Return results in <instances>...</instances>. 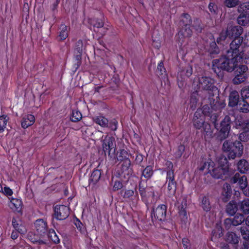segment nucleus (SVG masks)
Masks as SVG:
<instances>
[{"instance_id": "1", "label": "nucleus", "mask_w": 249, "mask_h": 249, "mask_svg": "<svg viewBox=\"0 0 249 249\" xmlns=\"http://www.w3.org/2000/svg\"><path fill=\"white\" fill-rule=\"evenodd\" d=\"M239 41L232 40L230 44V48L227 51L226 54L219 59H214L213 61L212 69L214 72L218 74L221 70L232 71L238 65V60L235 58L236 49Z\"/></svg>"}, {"instance_id": "2", "label": "nucleus", "mask_w": 249, "mask_h": 249, "mask_svg": "<svg viewBox=\"0 0 249 249\" xmlns=\"http://www.w3.org/2000/svg\"><path fill=\"white\" fill-rule=\"evenodd\" d=\"M199 170L210 173L215 178L224 179L229 176V164L227 159L224 156H220L216 163H214L211 159H209L200 165Z\"/></svg>"}, {"instance_id": "3", "label": "nucleus", "mask_w": 249, "mask_h": 249, "mask_svg": "<svg viewBox=\"0 0 249 249\" xmlns=\"http://www.w3.org/2000/svg\"><path fill=\"white\" fill-rule=\"evenodd\" d=\"M215 81L213 79L207 76H196L194 79L193 86L195 89H202L204 90L206 93L209 94L208 98V102L210 106L213 107H215L217 108L218 106H220L222 103H220L217 100L213 98L214 95L218 94V90L216 86H214Z\"/></svg>"}, {"instance_id": "4", "label": "nucleus", "mask_w": 249, "mask_h": 249, "mask_svg": "<svg viewBox=\"0 0 249 249\" xmlns=\"http://www.w3.org/2000/svg\"><path fill=\"white\" fill-rule=\"evenodd\" d=\"M224 104H221L220 106H218L217 108H216L215 107H213H213L211 106L210 107L208 105H205L202 107V108L197 109L194 114L193 118L194 126L198 129L201 128L205 123V117L206 116H210L212 113L213 110H219L224 107Z\"/></svg>"}, {"instance_id": "5", "label": "nucleus", "mask_w": 249, "mask_h": 249, "mask_svg": "<svg viewBox=\"0 0 249 249\" xmlns=\"http://www.w3.org/2000/svg\"><path fill=\"white\" fill-rule=\"evenodd\" d=\"M223 149L228 152V156L230 159H234L242 155L243 146L239 141H235L233 143L225 141L223 144Z\"/></svg>"}, {"instance_id": "6", "label": "nucleus", "mask_w": 249, "mask_h": 249, "mask_svg": "<svg viewBox=\"0 0 249 249\" xmlns=\"http://www.w3.org/2000/svg\"><path fill=\"white\" fill-rule=\"evenodd\" d=\"M191 19L190 16L188 14H184L181 18L180 21V25H182L183 27L179 31L178 33V37L179 41L182 45L184 42V39H187L192 35V30L190 29V23Z\"/></svg>"}, {"instance_id": "7", "label": "nucleus", "mask_w": 249, "mask_h": 249, "mask_svg": "<svg viewBox=\"0 0 249 249\" xmlns=\"http://www.w3.org/2000/svg\"><path fill=\"white\" fill-rule=\"evenodd\" d=\"M235 40L239 41V43H237V46L236 49L238 53H236L235 58L237 59L238 62H244L249 63V46L246 45L245 43H243L242 39H237Z\"/></svg>"}, {"instance_id": "8", "label": "nucleus", "mask_w": 249, "mask_h": 249, "mask_svg": "<svg viewBox=\"0 0 249 249\" xmlns=\"http://www.w3.org/2000/svg\"><path fill=\"white\" fill-rule=\"evenodd\" d=\"M234 122L235 127L243 131L239 135V139L243 142L248 141L249 140L247 134L249 132V120H244L241 117H237Z\"/></svg>"}, {"instance_id": "9", "label": "nucleus", "mask_w": 249, "mask_h": 249, "mask_svg": "<svg viewBox=\"0 0 249 249\" xmlns=\"http://www.w3.org/2000/svg\"><path fill=\"white\" fill-rule=\"evenodd\" d=\"M241 63L238 62V65L234 68L235 76L232 79V82L234 84H239L245 81L247 78L246 71L248 67L246 65H240Z\"/></svg>"}, {"instance_id": "10", "label": "nucleus", "mask_w": 249, "mask_h": 249, "mask_svg": "<svg viewBox=\"0 0 249 249\" xmlns=\"http://www.w3.org/2000/svg\"><path fill=\"white\" fill-rule=\"evenodd\" d=\"M231 119L228 116H226L221 121L219 131V137L221 140L226 139L229 135L231 129Z\"/></svg>"}, {"instance_id": "11", "label": "nucleus", "mask_w": 249, "mask_h": 249, "mask_svg": "<svg viewBox=\"0 0 249 249\" xmlns=\"http://www.w3.org/2000/svg\"><path fill=\"white\" fill-rule=\"evenodd\" d=\"M54 216L59 220L65 219L70 214L69 208L65 205H56L54 208Z\"/></svg>"}, {"instance_id": "12", "label": "nucleus", "mask_w": 249, "mask_h": 249, "mask_svg": "<svg viewBox=\"0 0 249 249\" xmlns=\"http://www.w3.org/2000/svg\"><path fill=\"white\" fill-rule=\"evenodd\" d=\"M167 207L165 205H160L155 209H153L151 213L152 219L163 220L166 217Z\"/></svg>"}, {"instance_id": "13", "label": "nucleus", "mask_w": 249, "mask_h": 249, "mask_svg": "<svg viewBox=\"0 0 249 249\" xmlns=\"http://www.w3.org/2000/svg\"><path fill=\"white\" fill-rule=\"evenodd\" d=\"M245 221L243 214L237 213L233 218H227L225 219L224 224L226 228L229 229L231 225L236 226L242 224Z\"/></svg>"}, {"instance_id": "14", "label": "nucleus", "mask_w": 249, "mask_h": 249, "mask_svg": "<svg viewBox=\"0 0 249 249\" xmlns=\"http://www.w3.org/2000/svg\"><path fill=\"white\" fill-rule=\"evenodd\" d=\"M227 31L228 32V36L230 38H234L233 40L240 38L242 39L243 41V37H240V36L243 32L242 27L240 26H230L228 28Z\"/></svg>"}, {"instance_id": "15", "label": "nucleus", "mask_w": 249, "mask_h": 249, "mask_svg": "<svg viewBox=\"0 0 249 249\" xmlns=\"http://www.w3.org/2000/svg\"><path fill=\"white\" fill-rule=\"evenodd\" d=\"M232 183H237L241 190L245 189L248 186L247 178L244 175L240 176L239 174H236L231 179Z\"/></svg>"}, {"instance_id": "16", "label": "nucleus", "mask_w": 249, "mask_h": 249, "mask_svg": "<svg viewBox=\"0 0 249 249\" xmlns=\"http://www.w3.org/2000/svg\"><path fill=\"white\" fill-rule=\"evenodd\" d=\"M35 229L37 234L42 236L47 231V222L42 219H37L34 223Z\"/></svg>"}, {"instance_id": "17", "label": "nucleus", "mask_w": 249, "mask_h": 249, "mask_svg": "<svg viewBox=\"0 0 249 249\" xmlns=\"http://www.w3.org/2000/svg\"><path fill=\"white\" fill-rule=\"evenodd\" d=\"M10 202L9 206L14 211L19 213L21 212L22 207V202L21 199L14 198L13 197H9Z\"/></svg>"}, {"instance_id": "18", "label": "nucleus", "mask_w": 249, "mask_h": 249, "mask_svg": "<svg viewBox=\"0 0 249 249\" xmlns=\"http://www.w3.org/2000/svg\"><path fill=\"white\" fill-rule=\"evenodd\" d=\"M192 72L193 69L192 67L190 65H187L178 72V80H179V79L182 80L188 78L192 74Z\"/></svg>"}, {"instance_id": "19", "label": "nucleus", "mask_w": 249, "mask_h": 249, "mask_svg": "<svg viewBox=\"0 0 249 249\" xmlns=\"http://www.w3.org/2000/svg\"><path fill=\"white\" fill-rule=\"evenodd\" d=\"M115 143L114 139L110 137H106L103 143V150L107 151L109 154L110 151L115 147Z\"/></svg>"}, {"instance_id": "20", "label": "nucleus", "mask_w": 249, "mask_h": 249, "mask_svg": "<svg viewBox=\"0 0 249 249\" xmlns=\"http://www.w3.org/2000/svg\"><path fill=\"white\" fill-rule=\"evenodd\" d=\"M35 121V118L32 114L24 115L21 121V125L23 128H27L33 125Z\"/></svg>"}, {"instance_id": "21", "label": "nucleus", "mask_w": 249, "mask_h": 249, "mask_svg": "<svg viewBox=\"0 0 249 249\" xmlns=\"http://www.w3.org/2000/svg\"><path fill=\"white\" fill-rule=\"evenodd\" d=\"M231 195V188L228 183H225L223 186V191L222 192V200L226 202L230 198Z\"/></svg>"}, {"instance_id": "22", "label": "nucleus", "mask_w": 249, "mask_h": 249, "mask_svg": "<svg viewBox=\"0 0 249 249\" xmlns=\"http://www.w3.org/2000/svg\"><path fill=\"white\" fill-rule=\"evenodd\" d=\"M229 105L230 107H235L237 106L239 102L238 93L236 91H233L231 92L229 96Z\"/></svg>"}, {"instance_id": "23", "label": "nucleus", "mask_w": 249, "mask_h": 249, "mask_svg": "<svg viewBox=\"0 0 249 249\" xmlns=\"http://www.w3.org/2000/svg\"><path fill=\"white\" fill-rule=\"evenodd\" d=\"M12 225L14 228L22 234H24L26 231V229L25 227L21 224V222L19 220H17L15 218H13L12 220Z\"/></svg>"}, {"instance_id": "24", "label": "nucleus", "mask_w": 249, "mask_h": 249, "mask_svg": "<svg viewBox=\"0 0 249 249\" xmlns=\"http://www.w3.org/2000/svg\"><path fill=\"white\" fill-rule=\"evenodd\" d=\"M237 211V206L236 203L232 200L230 201L227 205L226 212L231 215L234 214Z\"/></svg>"}, {"instance_id": "25", "label": "nucleus", "mask_w": 249, "mask_h": 249, "mask_svg": "<svg viewBox=\"0 0 249 249\" xmlns=\"http://www.w3.org/2000/svg\"><path fill=\"white\" fill-rule=\"evenodd\" d=\"M93 121L102 127L108 126V121L107 118L103 116H96L93 118Z\"/></svg>"}, {"instance_id": "26", "label": "nucleus", "mask_w": 249, "mask_h": 249, "mask_svg": "<svg viewBox=\"0 0 249 249\" xmlns=\"http://www.w3.org/2000/svg\"><path fill=\"white\" fill-rule=\"evenodd\" d=\"M238 23L242 26L249 25V14L240 13L237 18Z\"/></svg>"}, {"instance_id": "27", "label": "nucleus", "mask_w": 249, "mask_h": 249, "mask_svg": "<svg viewBox=\"0 0 249 249\" xmlns=\"http://www.w3.org/2000/svg\"><path fill=\"white\" fill-rule=\"evenodd\" d=\"M223 230L221 223H217L212 232V240L220 237L223 235Z\"/></svg>"}, {"instance_id": "28", "label": "nucleus", "mask_w": 249, "mask_h": 249, "mask_svg": "<svg viewBox=\"0 0 249 249\" xmlns=\"http://www.w3.org/2000/svg\"><path fill=\"white\" fill-rule=\"evenodd\" d=\"M60 31L59 34V38L61 40H64L68 36V33L70 31V28L64 24L60 26Z\"/></svg>"}, {"instance_id": "29", "label": "nucleus", "mask_w": 249, "mask_h": 249, "mask_svg": "<svg viewBox=\"0 0 249 249\" xmlns=\"http://www.w3.org/2000/svg\"><path fill=\"white\" fill-rule=\"evenodd\" d=\"M238 170L242 173H245L249 169L248 162L245 160H241L237 164Z\"/></svg>"}, {"instance_id": "30", "label": "nucleus", "mask_w": 249, "mask_h": 249, "mask_svg": "<svg viewBox=\"0 0 249 249\" xmlns=\"http://www.w3.org/2000/svg\"><path fill=\"white\" fill-rule=\"evenodd\" d=\"M198 93L197 90L196 91L193 92L191 95L189 105L190 107L192 108V110H194L196 107L198 100Z\"/></svg>"}, {"instance_id": "31", "label": "nucleus", "mask_w": 249, "mask_h": 249, "mask_svg": "<svg viewBox=\"0 0 249 249\" xmlns=\"http://www.w3.org/2000/svg\"><path fill=\"white\" fill-rule=\"evenodd\" d=\"M238 109L243 113L249 112V104L245 100L239 101L237 105Z\"/></svg>"}, {"instance_id": "32", "label": "nucleus", "mask_w": 249, "mask_h": 249, "mask_svg": "<svg viewBox=\"0 0 249 249\" xmlns=\"http://www.w3.org/2000/svg\"><path fill=\"white\" fill-rule=\"evenodd\" d=\"M134 197V200L137 201L139 199V195L136 188H135L134 190H126L124 192V198H130L131 197Z\"/></svg>"}, {"instance_id": "33", "label": "nucleus", "mask_w": 249, "mask_h": 249, "mask_svg": "<svg viewBox=\"0 0 249 249\" xmlns=\"http://www.w3.org/2000/svg\"><path fill=\"white\" fill-rule=\"evenodd\" d=\"M226 240L229 243L235 244L238 243L239 237L233 232H228L226 235Z\"/></svg>"}, {"instance_id": "34", "label": "nucleus", "mask_w": 249, "mask_h": 249, "mask_svg": "<svg viewBox=\"0 0 249 249\" xmlns=\"http://www.w3.org/2000/svg\"><path fill=\"white\" fill-rule=\"evenodd\" d=\"M48 238L55 244H58L60 242V239L57 234L53 229L49 230L48 233Z\"/></svg>"}, {"instance_id": "35", "label": "nucleus", "mask_w": 249, "mask_h": 249, "mask_svg": "<svg viewBox=\"0 0 249 249\" xmlns=\"http://www.w3.org/2000/svg\"><path fill=\"white\" fill-rule=\"evenodd\" d=\"M201 206L206 212H208L211 210V205L209 199L207 196H205L202 197Z\"/></svg>"}, {"instance_id": "36", "label": "nucleus", "mask_w": 249, "mask_h": 249, "mask_svg": "<svg viewBox=\"0 0 249 249\" xmlns=\"http://www.w3.org/2000/svg\"><path fill=\"white\" fill-rule=\"evenodd\" d=\"M240 208L241 210L245 213H249V200L246 199L244 200L240 203Z\"/></svg>"}, {"instance_id": "37", "label": "nucleus", "mask_w": 249, "mask_h": 249, "mask_svg": "<svg viewBox=\"0 0 249 249\" xmlns=\"http://www.w3.org/2000/svg\"><path fill=\"white\" fill-rule=\"evenodd\" d=\"M101 173L100 170H95L93 171L90 178V180L93 183H96L101 178Z\"/></svg>"}, {"instance_id": "38", "label": "nucleus", "mask_w": 249, "mask_h": 249, "mask_svg": "<svg viewBox=\"0 0 249 249\" xmlns=\"http://www.w3.org/2000/svg\"><path fill=\"white\" fill-rule=\"evenodd\" d=\"M168 194L171 196L175 194L176 191V182L175 181H168Z\"/></svg>"}, {"instance_id": "39", "label": "nucleus", "mask_w": 249, "mask_h": 249, "mask_svg": "<svg viewBox=\"0 0 249 249\" xmlns=\"http://www.w3.org/2000/svg\"><path fill=\"white\" fill-rule=\"evenodd\" d=\"M153 174V167L151 166H147L143 170L142 175L146 178H150Z\"/></svg>"}, {"instance_id": "40", "label": "nucleus", "mask_w": 249, "mask_h": 249, "mask_svg": "<svg viewBox=\"0 0 249 249\" xmlns=\"http://www.w3.org/2000/svg\"><path fill=\"white\" fill-rule=\"evenodd\" d=\"M227 36H229L227 30L226 31H223L217 39V43L219 44L224 45Z\"/></svg>"}, {"instance_id": "41", "label": "nucleus", "mask_w": 249, "mask_h": 249, "mask_svg": "<svg viewBox=\"0 0 249 249\" xmlns=\"http://www.w3.org/2000/svg\"><path fill=\"white\" fill-rule=\"evenodd\" d=\"M85 41H83L81 40H79L77 42L76 44L75 50L77 51V53H79V54L81 55L83 51L85 49Z\"/></svg>"}, {"instance_id": "42", "label": "nucleus", "mask_w": 249, "mask_h": 249, "mask_svg": "<svg viewBox=\"0 0 249 249\" xmlns=\"http://www.w3.org/2000/svg\"><path fill=\"white\" fill-rule=\"evenodd\" d=\"M238 11L240 13L248 14L249 12V2H244L240 4L238 8Z\"/></svg>"}, {"instance_id": "43", "label": "nucleus", "mask_w": 249, "mask_h": 249, "mask_svg": "<svg viewBox=\"0 0 249 249\" xmlns=\"http://www.w3.org/2000/svg\"><path fill=\"white\" fill-rule=\"evenodd\" d=\"M82 118L81 113L77 110H73L71 120L72 122H76L80 121Z\"/></svg>"}, {"instance_id": "44", "label": "nucleus", "mask_w": 249, "mask_h": 249, "mask_svg": "<svg viewBox=\"0 0 249 249\" xmlns=\"http://www.w3.org/2000/svg\"><path fill=\"white\" fill-rule=\"evenodd\" d=\"M208 51L211 54H216L219 53L218 48L214 41H213L211 43L210 47L208 49Z\"/></svg>"}, {"instance_id": "45", "label": "nucleus", "mask_w": 249, "mask_h": 249, "mask_svg": "<svg viewBox=\"0 0 249 249\" xmlns=\"http://www.w3.org/2000/svg\"><path fill=\"white\" fill-rule=\"evenodd\" d=\"M202 128H203L204 132L206 133V135L207 136H212L213 131L211 128V125L209 124L205 123L202 126Z\"/></svg>"}, {"instance_id": "46", "label": "nucleus", "mask_w": 249, "mask_h": 249, "mask_svg": "<svg viewBox=\"0 0 249 249\" xmlns=\"http://www.w3.org/2000/svg\"><path fill=\"white\" fill-rule=\"evenodd\" d=\"M90 23L92 24L94 28H102V30H105V28H103L104 25V23L101 19H98L97 20H91L90 21Z\"/></svg>"}, {"instance_id": "47", "label": "nucleus", "mask_w": 249, "mask_h": 249, "mask_svg": "<svg viewBox=\"0 0 249 249\" xmlns=\"http://www.w3.org/2000/svg\"><path fill=\"white\" fill-rule=\"evenodd\" d=\"M9 120V117L6 115H2L0 116V126L5 128L7 123Z\"/></svg>"}, {"instance_id": "48", "label": "nucleus", "mask_w": 249, "mask_h": 249, "mask_svg": "<svg viewBox=\"0 0 249 249\" xmlns=\"http://www.w3.org/2000/svg\"><path fill=\"white\" fill-rule=\"evenodd\" d=\"M238 4V0H225L224 4L229 8L234 7Z\"/></svg>"}, {"instance_id": "49", "label": "nucleus", "mask_w": 249, "mask_h": 249, "mask_svg": "<svg viewBox=\"0 0 249 249\" xmlns=\"http://www.w3.org/2000/svg\"><path fill=\"white\" fill-rule=\"evenodd\" d=\"M179 216L183 222H185L187 219V213L185 210L183 208V205L182 204L181 208L179 211Z\"/></svg>"}, {"instance_id": "50", "label": "nucleus", "mask_w": 249, "mask_h": 249, "mask_svg": "<svg viewBox=\"0 0 249 249\" xmlns=\"http://www.w3.org/2000/svg\"><path fill=\"white\" fill-rule=\"evenodd\" d=\"M241 95L243 100L249 98V87H246L241 90Z\"/></svg>"}, {"instance_id": "51", "label": "nucleus", "mask_w": 249, "mask_h": 249, "mask_svg": "<svg viewBox=\"0 0 249 249\" xmlns=\"http://www.w3.org/2000/svg\"><path fill=\"white\" fill-rule=\"evenodd\" d=\"M1 193L8 198L10 197L13 194L12 190L7 186L4 187L2 190V192Z\"/></svg>"}, {"instance_id": "52", "label": "nucleus", "mask_w": 249, "mask_h": 249, "mask_svg": "<svg viewBox=\"0 0 249 249\" xmlns=\"http://www.w3.org/2000/svg\"><path fill=\"white\" fill-rule=\"evenodd\" d=\"M209 9L213 15H216L218 12L217 6L213 2H210L209 4Z\"/></svg>"}, {"instance_id": "53", "label": "nucleus", "mask_w": 249, "mask_h": 249, "mask_svg": "<svg viewBox=\"0 0 249 249\" xmlns=\"http://www.w3.org/2000/svg\"><path fill=\"white\" fill-rule=\"evenodd\" d=\"M166 180L167 182L175 181L174 173V171L173 170H170L167 171Z\"/></svg>"}, {"instance_id": "54", "label": "nucleus", "mask_w": 249, "mask_h": 249, "mask_svg": "<svg viewBox=\"0 0 249 249\" xmlns=\"http://www.w3.org/2000/svg\"><path fill=\"white\" fill-rule=\"evenodd\" d=\"M117 125L118 122L113 119L108 123L107 127H109L112 130L115 131L117 129Z\"/></svg>"}, {"instance_id": "55", "label": "nucleus", "mask_w": 249, "mask_h": 249, "mask_svg": "<svg viewBox=\"0 0 249 249\" xmlns=\"http://www.w3.org/2000/svg\"><path fill=\"white\" fill-rule=\"evenodd\" d=\"M75 225L77 227V229L81 232L84 233L85 229L83 226L82 223L78 219H76L75 221Z\"/></svg>"}, {"instance_id": "56", "label": "nucleus", "mask_w": 249, "mask_h": 249, "mask_svg": "<svg viewBox=\"0 0 249 249\" xmlns=\"http://www.w3.org/2000/svg\"><path fill=\"white\" fill-rule=\"evenodd\" d=\"M241 233L243 237L245 239L249 238V230L245 227L241 229Z\"/></svg>"}, {"instance_id": "57", "label": "nucleus", "mask_w": 249, "mask_h": 249, "mask_svg": "<svg viewBox=\"0 0 249 249\" xmlns=\"http://www.w3.org/2000/svg\"><path fill=\"white\" fill-rule=\"evenodd\" d=\"M30 240L34 244H37L39 245L45 244L46 243L45 241L36 238H32L31 236H29Z\"/></svg>"}, {"instance_id": "58", "label": "nucleus", "mask_w": 249, "mask_h": 249, "mask_svg": "<svg viewBox=\"0 0 249 249\" xmlns=\"http://www.w3.org/2000/svg\"><path fill=\"white\" fill-rule=\"evenodd\" d=\"M185 149V147L183 145H180L178 146V151L176 153V156L178 158H180Z\"/></svg>"}, {"instance_id": "59", "label": "nucleus", "mask_w": 249, "mask_h": 249, "mask_svg": "<svg viewBox=\"0 0 249 249\" xmlns=\"http://www.w3.org/2000/svg\"><path fill=\"white\" fill-rule=\"evenodd\" d=\"M158 70L160 71V75H163L164 73H165V69L164 68L163 63L160 61L157 67Z\"/></svg>"}, {"instance_id": "60", "label": "nucleus", "mask_w": 249, "mask_h": 249, "mask_svg": "<svg viewBox=\"0 0 249 249\" xmlns=\"http://www.w3.org/2000/svg\"><path fill=\"white\" fill-rule=\"evenodd\" d=\"M123 187L122 183L120 181H115L113 186V190L114 191H117L119 189H121Z\"/></svg>"}, {"instance_id": "61", "label": "nucleus", "mask_w": 249, "mask_h": 249, "mask_svg": "<svg viewBox=\"0 0 249 249\" xmlns=\"http://www.w3.org/2000/svg\"><path fill=\"white\" fill-rule=\"evenodd\" d=\"M182 244L185 249H189L190 244L188 239L184 238L182 240Z\"/></svg>"}, {"instance_id": "62", "label": "nucleus", "mask_w": 249, "mask_h": 249, "mask_svg": "<svg viewBox=\"0 0 249 249\" xmlns=\"http://www.w3.org/2000/svg\"><path fill=\"white\" fill-rule=\"evenodd\" d=\"M136 161L138 163H140L143 160V156L141 154H138L135 159Z\"/></svg>"}, {"instance_id": "63", "label": "nucleus", "mask_w": 249, "mask_h": 249, "mask_svg": "<svg viewBox=\"0 0 249 249\" xmlns=\"http://www.w3.org/2000/svg\"><path fill=\"white\" fill-rule=\"evenodd\" d=\"M139 191L142 198L145 196V189L141 186V184H139Z\"/></svg>"}, {"instance_id": "64", "label": "nucleus", "mask_w": 249, "mask_h": 249, "mask_svg": "<svg viewBox=\"0 0 249 249\" xmlns=\"http://www.w3.org/2000/svg\"><path fill=\"white\" fill-rule=\"evenodd\" d=\"M244 194L247 196H249V187L247 186L245 189L242 190Z\"/></svg>"}]
</instances>
